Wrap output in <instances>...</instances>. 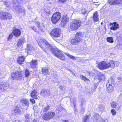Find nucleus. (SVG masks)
Wrapping results in <instances>:
<instances>
[{"label": "nucleus", "instance_id": "obj_1", "mask_svg": "<svg viewBox=\"0 0 122 122\" xmlns=\"http://www.w3.org/2000/svg\"><path fill=\"white\" fill-rule=\"evenodd\" d=\"M38 45L41 48L43 51L46 52L51 47V44L47 41L44 39H40L38 40Z\"/></svg>", "mask_w": 122, "mask_h": 122}, {"label": "nucleus", "instance_id": "obj_2", "mask_svg": "<svg viewBox=\"0 0 122 122\" xmlns=\"http://www.w3.org/2000/svg\"><path fill=\"white\" fill-rule=\"evenodd\" d=\"M82 33L81 31L77 32L74 35V37L70 39L69 42L72 45H76L82 41Z\"/></svg>", "mask_w": 122, "mask_h": 122}, {"label": "nucleus", "instance_id": "obj_3", "mask_svg": "<svg viewBox=\"0 0 122 122\" xmlns=\"http://www.w3.org/2000/svg\"><path fill=\"white\" fill-rule=\"evenodd\" d=\"M35 24L36 26L40 31L35 26H31L30 28L36 32L37 34L41 35L40 31L42 32H44V30L45 29V26L43 25H41L40 22L39 21L36 22H35Z\"/></svg>", "mask_w": 122, "mask_h": 122}, {"label": "nucleus", "instance_id": "obj_4", "mask_svg": "<svg viewBox=\"0 0 122 122\" xmlns=\"http://www.w3.org/2000/svg\"><path fill=\"white\" fill-rule=\"evenodd\" d=\"M81 23V21L80 20L74 19L71 22L69 27L72 30H76L80 27Z\"/></svg>", "mask_w": 122, "mask_h": 122}, {"label": "nucleus", "instance_id": "obj_5", "mask_svg": "<svg viewBox=\"0 0 122 122\" xmlns=\"http://www.w3.org/2000/svg\"><path fill=\"white\" fill-rule=\"evenodd\" d=\"M51 51L54 55L60 60H64L65 59V56L64 54L58 49L52 48Z\"/></svg>", "mask_w": 122, "mask_h": 122}, {"label": "nucleus", "instance_id": "obj_6", "mask_svg": "<svg viewBox=\"0 0 122 122\" xmlns=\"http://www.w3.org/2000/svg\"><path fill=\"white\" fill-rule=\"evenodd\" d=\"M61 17V15L60 12H54L51 17V21L53 24H56L60 20Z\"/></svg>", "mask_w": 122, "mask_h": 122}, {"label": "nucleus", "instance_id": "obj_7", "mask_svg": "<svg viewBox=\"0 0 122 122\" xmlns=\"http://www.w3.org/2000/svg\"><path fill=\"white\" fill-rule=\"evenodd\" d=\"M12 16L10 13L3 10L0 11V19L2 20H10L12 19Z\"/></svg>", "mask_w": 122, "mask_h": 122}, {"label": "nucleus", "instance_id": "obj_8", "mask_svg": "<svg viewBox=\"0 0 122 122\" xmlns=\"http://www.w3.org/2000/svg\"><path fill=\"white\" fill-rule=\"evenodd\" d=\"M49 34L52 38L55 40V38L60 37L61 34V29L57 28H54L49 33Z\"/></svg>", "mask_w": 122, "mask_h": 122}, {"label": "nucleus", "instance_id": "obj_9", "mask_svg": "<svg viewBox=\"0 0 122 122\" xmlns=\"http://www.w3.org/2000/svg\"><path fill=\"white\" fill-rule=\"evenodd\" d=\"M55 113L53 112L50 111L44 113L42 116L43 120L48 121L52 119L55 115Z\"/></svg>", "mask_w": 122, "mask_h": 122}, {"label": "nucleus", "instance_id": "obj_10", "mask_svg": "<svg viewBox=\"0 0 122 122\" xmlns=\"http://www.w3.org/2000/svg\"><path fill=\"white\" fill-rule=\"evenodd\" d=\"M22 72L17 71L12 72L10 76L11 79L12 80L16 79L17 80H22L23 76Z\"/></svg>", "mask_w": 122, "mask_h": 122}, {"label": "nucleus", "instance_id": "obj_11", "mask_svg": "<svg viewBox=\"0 0 122 122\" xmlns=\"http://www.w3.org/2000/svg\"><path fill=\"white\" fill-rule=\"evenodd\" d=\"M69 21V17L66 14L63 15L61 20L60 24L61 26H65L67 23Z\"/></svg>", "mask_w": 122, "mask_h": 122}, {"label": "nucleus", "instance_id": "obj_12", "mask_svg": "<svg viewBox=\"0 0 122 122\" xmlns=\"http://www.w3.org/2000/svg\"><path fill=\"white\" fill-rule=\"evenodd\" d=\"M97 67L101 70L107 69V62L105 61L100 62L98 64Z\"/></svg>", "mask_w": 122, "mask_h": 122}, {"label": "nucleus", "instance_id": "obj_13", "mask_svg": "<svg viewBox=\"0 0 122 122\" xmlns=\"http://www.w3.org/2000/svg\"><path fill=\"white\" fill-rule=\"evenodd\" d=\"M107 69L109 67L114 68L115 66H118L119 65V63L117 61H114L111 60L108 63L107 62Z\"/></svg>", "mask_w": 122, "mask_h": 122}, {"label": "nucleus", "instance_id": "obj_14", "mask_svg": "<svg viewBox=\"0 0 122 122\" xmlns=\"http://www.w3.org/2000/svg\"><path fill=\"white\" fill-rule=\"evenodd\" d=\"M107 2L110 5H119L122 4V0H108Z\"/></svg>", "mask_w": 122, "mask_h": 122}, {"label": "nucleus", "instance_id": "obj_15", "mask_svg": "<svg viewBox=\"0 0 122 122\" xmlns=\"http://www.w3.org/2000/svg\"><path fill=\"white\" fill-rule=\"evenodd\" d=\"M13 28L14 29L13 30L12 33L14 36L16 37L20 36L21 34L20 29L18 28H15L14 27H13Z\"/></svg>", "mask_w": 122, "mask_h": 122}, {"label": "nucleus", "instance_id": "obj_16", "mask_svg": "<svg viewBox=\"0 0 122 122\" xmlns=\"http://www.w3.org/2000/svg\"><path fill=\"white\" fill-rule=\"evenodd\" d=\"M109 81L107 83L106 85L107 91V92L110 93L112 92L113 90L114 87L112 86L113 83L112 82L111 84L109 83Z\"/></svg>", "mask_w": 122, "mask_h": 122}, {"label": "nucleus", "instance_id": "obj_17", "mask_svg": "<svg viewBox=\"0 0 122 122\" xmlns=\"http://www.w3.org/2000/svg\"><path fill=\"white\" fill-rule=\"evenodd\" d=\"M109 25L111 26L110 29L113 30H115L119 28V25L116 22H114L112 23H110Z\"/></svg>", "mask_w": 122, "mask_h": 122}, {"label": "nucleus", "instance_id": "obj_18", "mask_svg": "<svg viewBox=\"0 0 122 122\" xmlns=\"http://www.w3.org/2000/svg\"><path fill=\"white\" fill-rule=\"evenodd\" d=\"M38 64V61L36 59H33L30 62V66L33 69L37 68V66Z\"/></svg>", "mask_w": 122, "mask_h": 122}, {"label": "nucleus", "instance_id": "obj_19", "mask_svg": "<svg viewBox=\"0 0 122 122\" xmlns=\"http://www.w3.org/2000/svg\"><path fill=\"white\" fill-rule=\"evenodd\" d=\"M26 50L27 54H30L34 51V48L32 46L28 44L27 45Z\"/></svg>", "mask_w": 122, "mask_h": 122}, {"label": "nucleus", "instance_id": "obj_20", "mask_svg": "<svg viewBox=\"0 0 122 122\" xmlns=\"http://www.w3.org/2000/svg\"><path fill=\"white\" fill-rule=\"evenodd\" d=\"M25 58L23 56H19L17 59V62L19 65H21L24 63Z\"/></svg>", "mask_w": 122, "mask_h": 122}, {"label": "nucleus", "instance_id": "obj_21", "mask_svg": "<svg viewBox=\"0 0 122 122\" xmlns=\"http://www.w3.org/2000/svg\"><path fill=\"white\" fill-rule=\"evenodd\" d=\"M25 41V38H22L21 39H18L17 43V47L18 48H20L22 46L23 44L24 43Z\"/></svg>", "mask_w": 122, "mask_h": 122}, {"label": "nucleus", "instance_id": "obj_22", "mask_svg": "<svg viewBox=\"0 0 122 122\" xmlns=\"http://www.w3.org/2000/svg\"><path fill=\"white\" fill-rule=\"evenodd\" d=\"M38 95L36 90L35 89L33 90L30 94L31 97L36 99L38 98Z\"/></svg>", "mask_w": 122, "mask_h": 122}, {"label": "nucleus", "instance_id": "obj_23", "mask_svg": "<svg viewBox=\"0 0 122 122\" xmlns=\"http://www.w3.org/2000/svg\"><path fill=\"white\" fill-rule=\"evenodd\" d=\"M41 71L43 74L47 75L49 73V69L47 67H42Z\"/></svg>", "mask_w": 122, "mask_h": 122}, {"label": "nucleus", "instance_id": "obj_24", "mask_svg": "<svg viewBox=\"0 0 122 122\" xmlns=\"http://www.w3.org/2000/svg\"><path fill=\"white\" fill-rule=\"evenodd\" d=\"M93 20L95 22L99 20L98 15L97 14V12L96 11L94 13L93 16Z\"/></svg>", "mask_w": 122, "mask_h": 122}, {"label": "nucleus", "instance_id": "obj_25", "mask_svg": "<svg viewBox=\"0 0 122 122\" xmlns=\"http://www.w3.org/2000/svg\"><path fill=\"white\" fill-rule=\"evenodd\" d=\"M14 112L15 115L19 114L21 112V111L20 109V108L18 106L15 107V109L14 110Z\"/></svg>", "mask_w": 122, "mask_h": 122}, {"label": "nucleus", "instance_id": "obj_26", "mask_svg": "<svg viewBox=\"0 0 122 122\" xmlns=\"http://www.w3.org/2000/svg\"><path fill=\"white\" fill-rule=\"evenodd\" d=\"M91 116V114L85 115L82 118V122H87L89 120Z\"/></svg>", "mask_w": 122, "mask_h": 122}, {"label": "nucleus", "instance_id": "obj_27", "mask_svg": "<svg viewBox=\"0 0 122 122\" xmlns=\"http://www.w3.org/2000/svg\"><path fill=\"white\" fill-rule=\"evenodd\" d=\"M48 92H49L48 91H47L44 89H43L40 92V95H41L45 96L48 94Z\"/></svg>", "mask_w": 122, "mask_h": 122}, {"label": "nucleus", "instance_id": "obj_28", "mask_svg": "<svg viewBox=\"0 0 122 122\" xmlns=\"http://www.w3.org/2000/svg\"><path fill=\"white\" fill-rule=\"evenodd\" d=\"M20 102L23 103L25 105L28 106L29 105V102L27 99H25L24 98H22L20 100Z\"/></svg>", "mask_w": 122, "mask_h": 122}, {"label": "nucleus", "instance_id": "obj_29", "mask_svg": "<svg viewBox=\"0 0 122 122\" xmlns=\"http://www.w3.org/2000/svg\"><path fill=\"white\" fill-rule=\"evenodd\" d=\"M107 41L110 43H112L114 42V40L113 38L112 37H108L106 38Z\"/></svg>", "mask_w": 122, "mask_h": 122}, {"label": "nucleus", "instance_id": "obj_30", "mask_svg": "<svg viewBox=\"0 0 122 122\" xmlns=\"http://www.w3.org/2000/svg\"><path fill=\"white\" fill-rule=\"evenodd\" d=\"M25 77H28L30 75V73L29 71L27 69H26L25 71Z\"/></svg>", "mask_w": 122, "mask_h": 122}, {"label": "nucleus", "instance_id": "obj_31", "mask_svg": "<svg viewBox=\"0 0 122 122\" xmlns=\"http://www.w3.org/2000/svg\"><path fill=\"white\" fill-rule=\"evenodd\" d=\"M23 12L24 14L25 13V10L21 8V6H20V8L18 10V12L19 14H21Z\"/></svg>", "mask_w": 122, "mask_h": 122}, {"label": "nucleus", "instance_id": "obj_32", "mask_svg": "<svg viewBox=\"0 0 122 122\" xmlns=\"http://www.w3.org/2000/svg\"><path fill=\"white\" fill-rule=\"evenodd\" d=\"M13 35L12 33L9 34L7 39V41L11 40L13 37Z\"/></svg>", "mask_w": 122, "mask_h": 122}, {"label": "nucleus", "instance_id": "obj_33", "mask_svg": "<svg viewBox=\"0 0 122 122\" xmlns=\"http://www.w3.org/2000/svg\"><path fill=\"white\" fill-rule=\"evenodd\" d=\"M117 106V103L114 102H112L111 103V107L114 108H115Z\"/></svg>", "mask_w": 122, "mask_h": 122}, {"label": "nucleus", "instance_id": "obj_34", "mask_svg": "<svg viewBox=\"0 0 122 122\" xmlns=\"http://www.w3.org/2000/svg\"><path fill=\"white\" fill-rule=\"evenodd\" d=\"M50 106L48 105L43 109V112H46L50 110Z\"/></svg>", "mask_w": 122, "mask_h": 122}, {"label": "nucleus", "instance_id": "obj_35", "mask_svg": "<svg viewBox=\"0 0 122 122\" xmlns=\"http://www.w3.org/2000/svg\"><path fill=\"white\" fill-rule=\"evenodd\" d=\"M80 77L82 80H83L85 81H90L88 79L83 75H81L80 76Z\"/></svg>", "mask_w": 122, "mask_h": 122}, {"label": "nucleus", "instance_id": "obj_36", "mask_svg": "<svg viewBox=\"0 0 122 122\" xmlns=\"http://www.w3.org/2000/svg\"><path fill=\"white\" fill-rule=\"evenodd\" d=\"M30 114H26L25 115V119L27 122H28L29 120L30 119Z\"/></svg>", "mask_w": 122, "mask_h": 122}, {"label": "nucleus", "instance_id": "obj_37", "mask_svg": "<svg viewBox=\"0 0 122 122\" xmlns=\"http://www.w3.org/2000/svg\"><path fill=\"white\" fill-rule=\"evenodd\" d=\"M66 55L68 56V57L70 59L73 60H75V58L73 56L70 55L69 53L66 54Z\"/></svg>", "mask_w": 122, "mask_h": 122}, {"label": "nucleus", "instance_id": "obj_38", "mask_svg": "<svg viewBox=\"0 0 122 122\" xmlns=\"http://www.w3.org/2000/svg\"><path fill=\"white\" fill-rule=\"evenodd\" d=\"M63 108L61 107H57L56 110L58 111V112H62L63 111Z\"/></svg>", "mask_w": 122, "mask_h": 122}, {"label": "nucleus", "instance_id": "obj_39", "mask_svg": "<svg viewBox=\"0 0 122 122\" xmlns=\"http://www.w3.org/2000/svg\"><path fill=\"white\" fill-rule=\"evenodd\" d=\"M111 112L113 116L115 115L116 114V110L114 109H112L111 110Z\"/></svg>", "mask_w": 122, "mask_h": 122}, {"label": "nucleus", "instance_id": "obj_40", "mask_svg": "<svg viewBox=\"0 0 122 122\" xmlns=\"http://www.w3.org/2000/svg\"><path fill=\"white\" fill-rule=\"evenodd\" d=\"M104 77V76L103 75H100L98 77V80H102Z\"/></svg>", "mask_w": 122, "mask_h": 122}, {"label": "nucleus", "instance_id": "obj_41", "mask_svg": "<svg viewBox=\"0 0 122 122\" xmlns=\"http://www.w3.org/2000/svg\"><path fill=\"white\" fill-rule=\"evenodd\" d=\"M30 102L33 104H34L35 103V100L31 98L30 99Z\"/></svg>", "mask_w": 122, "mask_h": 122}, {"label": "nucleus", "instance_id": "obj_42", "mask_svg": "<svg viewBox=\"0 0 122 122\" xmlns=\"http://www.w3.org/2000/svg\"><path fill=\"white\" fill-rule=\"evenodd\" d=\"M12 122H22V121L20 120L17 119L13 121Z\"/></svg>", "mask_w": 122, "mask_h": 122}, {"label": "nucleus", "instance_id": "obj_43", "mask_svg": "<svg viewBox=\"0 0 122 122\" xmlns=\"http://www.w3.org/2000/svg\"><path fill=\"white\" fill-rule=\"evenodd\" d=\"M94 74V73L92 71L89 72H88V74L89 76H91L93 74Z\"/></svg>", "mask_w": 122, "mask_h": 122}, {"label": "nucleus", "instance_id": "obj_44", "mask_svg": "<svg viewBox=\"0 0 122 122\" xmlns=\"http://www.w3.org/2000/svg\"><path fill=\"white\" fill-rule=\"evenodd\" d=\"M66 0H59V1L61 2L64 3L65 2Z\"/></svg>", "mask_w": 122, "mask_h": 122}, {"label": "nucleus", "instance_id": "obj_45", "mask_svg": "<svg viewBox=\"0 0 122 122\" xmlns=\"http://www.w3.org/2000/svg\"><path fill=\"white\" fill-rule=\"evenodd\" d=\"M86 13V11L85 10L84 11H82V14L83 15H85Z\"/></svg>", "mask_w": 122, "mask_h": 122}, {"label": "nucleus", "instance_id": "obj_46", "mask_svg": "<svg viewBox=\"0 0 122 122\" xmlns=\"http://www.w3.org/2000/svg\"><path fill=\"white\" fill-rule=\"evenodd\" d=\"M63 122H70L67 120H63Z\"/></svg>", "mask_w": 122, "mask_h": 122}, {"label": "nucleus", "instance_id": "obj_47", "mask_svg": "<svg viewBox=\"0 0 122 122\" xmlns=\"http://www.w3.org/2000/svg\"><path fill=\"white\" fill-rule=\"evenodd\" d=\"M97 117L96 116H95L94 117V119H96V120H97L98 119L97 118Z\"/></svg>", "mask_w": 122, "mask_h": 122}, {"label": "nucleus", "instance_id": "obj_48", "mask_svg": "<svg viewBox=\"0 0 122 122\" xmlns=\"http://www.w3.org/2000/svg\"><path fill=\"white\" fill-rule=\"evenodd\" d=\"M32 122H37V121L35 119H34L33 120Z\"/></svg>", "mask_w": 122, "mask_h": 122}, {"label": "nucleus", "instance_id": "obj_49", "mask_svg": "<svg viewBox=\"0 0 122 122\" xmlns=\"http://www.w3.org/2000/svg\"><path fill=\"white\" fill-rule=\"evenodd\" d=\"M103 23V22H102L101 23V24H102H102Z\"/></svg>", "mask_w": 122, "mask_h": 122}, {"label": "nucleus", "instance_id": "obj_50", "mask_svg": "<svg viewBox=\"0 0 122 122\" xmlns=\"http://www.w3.org/2000/svg\"><path fill=\"white\" fill-rule=\"evenodd\" d=\"M103 122H106V121L105 120H104V121Z\"/></svg>", "mask_w": 122, "mask_h": 122}, {"label": "nucleus", "instance_id": "obj_51", "mask_svg": "<svg viewBox=\"0 0 122 122\" xmlns=\"http://www.w3.org/2000/svg\"><path fill=\"white\" fill-rule=\"evenodd\" d=\"M97 87V86H95V88Z\"/></svg>", "mask_w": 122, "mask_h": 122}, {"label": "nucleus", "instance_id": "obj_52", "mask_svg": "<svg viewBox=\"0 0 122 122\" xmlns=\"http://www.w3.org/2000/svg\"><path fill=\"white\" fill-rule=\"evenodd\" d=\"M111 81L112 82V80H111Z\"/></svg>", "mask_w": 122, "mask_h": 122}]
</instances>
